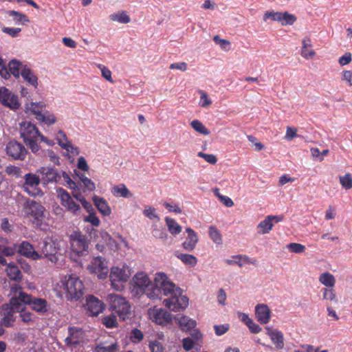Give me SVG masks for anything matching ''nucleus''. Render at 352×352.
<instances>
[{
	"instance_id": "nucleus-1",
	"label": "nucleus",
	"mask_w": 352,
	"mask_h": 352,
	"mask_svg": "<svg viewBox=\"0 0 352 352\" xmlns=\"http://www.w3.org/2000/svg\"><path fill=\"white\" fill-rule=\"evenodd\" d=\"M131 293L135 296L145 294L152 300H161L162 294L168 298L163 303L172 311H179L187 307L188 298L182 295V289L170 281L163 272L155 274L154 282L144 272L137 273L131 282Z\"/></svg>"
},
{
	"instance_id": "nucleus-2",
	"label": "nucleus",
	"mask_w": 352,
	"mask_h": 352,
	"mask_svg": "<svg viewBox=\"0 0 352 352\" xmlns=\"http://www.w3.org/2000/svg\"><path fill=\"white\" fill-rule=\"evenodd\" d=\"M19 131L20 137L25 145L33 153H38L40 151L38 139L41 133L36 126L30 121H23L19 123Z\"/></svg>"
},
{
	"instance_id": "nucleus-3",
	"label": "nucleus",
	"mask_w": 352,
	"mask_h": 352,
	"mask_svg": "<svg viewBox=\"0 0 352 352\" xmlns=\"http://www.w3.org/2000/svg\"><path fill=\"white\" fill-rule=\"evenodd\" d=\"M107 301L110 311L122 320L128 319L131 314V305L129 301L119 294H109Z\"/></svg>"
},
{
	"instance_id": "nucleus-4",
	"label": "nucleus",
	"mask_w": 352,
	"mask_h": 352,
	"mask_svg": "<svg viewBox=\"0 0 352 352\" xmlns=\"http://www.w3.org/2000/svg\"><path fill=\"white\" fill-rule=\"evenodd\" d=\"M25 212L32 219V223L36 228H42L47 218V212L41 204L35 201L27 202Z\"/></svg>"
},
{
	"instance_id": "nucleus-5",
	"label": "nucleus",
	"mask_w": 352,
	"mask_h": 352,
	"mask_svg": "<svg viewBox=\"0 0 352 352\" xmlns=\"http://www.w3.org/2000/svg\"><path fill=\"white\" fill-rule=\"evenodd\" d=\"M66 298L69 300L77 301L84 294V285L77 276H70L64 284Z\"/></svg>"
},
{
	"instance_id": "nucleus-6",
	"label": "nucleus",
	"mask_w": 352,
	"mask_h": 352,
	"mask_svg": "<svg viewBox=\"0 0 352 352\" xmlns=\"http://www.w3.org/2000/svg\"><path fill=\"white\" fill-rule=\"evenodd\" d=\"M130 276V269L126 265L112 267L109 274L112 287L116 290H122L124 287L123 283L128 280Z\"/></svg>"
},
{
	"instance_id": "nucleus-7",
	"label": "nucleus",
	"mask_w": 352,
	"mask_h": 352,
	"mask_svg": "<svg viewBox=\"0 0 352 352\" xmlns=\"http://www.w3.org/2000/svg\"><path fill=\"white\" fill-rule=\"evenodd\" d=\"M72 255L75 254L78 257L86 255L88 253L89 241L87 237L80 232H74L69 236Z\"/></svg>"
},
{
	"instance_id": "nucleus-8",
	"label": "nucleus",
	"mask_w": 352,
	"mask_h": 352,
	"mask_svg": "<svg viewBox=\"0 0 352 352\" xmlns=\"http://www.w3.org/2000/svg\"><path fill=\"white\" fill-rule=\"evenodd\" d=\"M58 197L60 200L61 205L67 211L72 213L74 216H80L82 212L80 205L76 204L69 192L62 188L56 190Z\"/></svg>"
},
{
	"instance_id": "nucleus-9",
	"label": "nucleus",
	"mask_w": 352,
	"mask_h": 352,
	"mask_svg": "<svg viewBox=\"0 0 352 352\" xmlns=\"http://www.w3.org/2000/svg\"><path fill=\"white\" fill-rule=\"evenodd\" d=\"M24 183L23 189L29 195L36 197L42 194L41 190L38 188L41 179L40 175L34 173H27L24 175Z\"/></svg>"
},
{
	"instance_id": "nucleus-10",
	"label": "nucleus",
	"mask_w": 352,
	"mask_h": 352,
	"mask_svg": "<svg viewBox=\"0 0 352 352\" xmlns=\"http://www.w3.org/2000/svg\"><path fill=\"white\" fill-rule=\"evenodd\" d=\"M38 249L41 251L39 254H42L43 258H47L48 261L53 264L57 263L60 254H58V249L54 242L52 241H43L38 243Z\"/></svg>"
},
{
	"instance_id": "nucleus-11",
	"label": "nucleus",
	"mask_w": 352,
	"mask_h": 352,
	"mask_svg": "<svg viewBox=\"0 0 352 352\" xmlns=\"http://www.w3.org/2000/svg\"><path fill=\"white\" fill-rule=\"evenodd\" d=\"M269 19L285 26L293 25L296 21V17L287 12L267 11L263 15V21H267Z\"/></svg>"
},
{
	"instance_id": "nucleus-12",
	"label": "nucleus",
	"mask_w": 352,
	"mask_h": 352,
	"mask_svg": "<svg viewBox=\"0 0 352 352\" xmlns=\"http://www.w3.org/2000/svg\"><path fill=\"white\" fill-rule=\"evenodd\" d=\"M43 186L57 184L61 179L60 173L53 166H43L37 170Z\"/></svg>"
},
{
	"instance_id": "nucleus-13",
	"label": "nucleus",
	"mask_w": 352,
	"mask_h": 352,
	"mask_svg": "<svg viewBox=\"0 0 352 352\" xmlns=\"http://www.w3.org/2000/svg\"><path fill=\"white\" fill-rule=\"evenodd\" d=\"M25 297L28 300V305L30 306V308L39 315H45L50 311V304L46 299L33 296L30 294H29V296Z\"/></svg>"
},
{
	"instance_id": "nucleus-14",
	"label": "nucleus",
	"mask_w": 352,
	"mask_h": 352,
	"mask_svg": "<svg viewBox=\"0 0 352 352\" xmlns=\"http://www.w3.org/2000/svg\"><path fill=\"white\" fill-rule=\"evenodd\" d=\"M6 153L14 160H23L27 154L28 150L25 146L17 141H10L6 148Z\"/></svg>"
},
{
	"instance_id": "nucleus-15",
	"label": "nucleus",
	"mask_w": 352,
	"mask_h": 352,
	"mask_svg": "<svg viewBox=\"0 0 352 352\" xmlns=\"http://www.w3.org/2000/svg\"><path fill=\"white\" fill-rule=\"evenodd\" d=\"M0 102L12 110H16L20 107L18 96L5 87H0Z\"/></svg>"
},
{
	"instance_id": "nucleus-16",
	"label": "nucleus",
	"mask_w": 352,
	"mask_h": 352,
	"mask_svg": "<svg viewBox=\"0 0 352 352\" xmlns=\"http://www.w3.org/2000/svg\"><path fill=\"white\" fill-rule=\"evenodd\" d=\"M88 270L91 273L97 274L100 279H104L108 274L107 262L100 256L94 257L89 265Z\"/></svg>"
},
{
	"instance_id": "nucleus-17",
	"label": "nucleus",
	"mask_w": 352,
	"mask_h": 352,
	"mask_svg": "<svg viewBox=\"0 0 352 352\" xmlns=\"http://www.w3.org/2000/svg\"><path fill=\"white\" fill-rule=\"evenodd\" d=\"M85 332L81 328L69 327L68 328V336L65 339L67 346L76 348L84 342Z\"/></svg>"
},
{
	"instance_id": "nucleus-18",
	"label": "nucleus",
	"mask_w": 352,
	"mask_h": 352,
	"mask_svg": "<svg viewBox=\"0 0 352 352\" xmlns=\"http://www.w3.org/2000/svg\"><path fill=\"white\" fill-rule=\"evenodd\" d=\"M151 320L160 325H166L171 322L172 314L162 308H153L148 310Z\"/></svg>"
},
{
	"instance_id": "nucleus-19",
	"label": "nucleus",
	"mask_w": 352,
	"mask_h": 352,
	"mask_svg": "<svg viewBox=\"0 0 352 352\" xmlns=\"http://www.w3.org/2000/svg\"><path fill=\"white\" fill-rule=\"evenodd\" d=\"M16 250L19 254L34 261L43 258L42 254H39V252L36 251L34 246L28 241H23L18 245H16Z\"/></svg>"
},
{
	"instance_id": "nucleus-20",
	"label": "nucleus",
	"mask_w": 352,
	"mask_h": 352,
	"mask_svg": "<svg viewBox=\"0 0 352 352\" xmlns=\"http://www.w3.org/2000/svg\"><path fill=\"white\" fill-rule=\"evenodd\" d=\"M85 307L87 312L91 316H98L104 308V303L94 296H89L87 298Z\"/></svg>"
},
{
	"instance_id": "nucleus-21",
	"label": "nucleus",
	"mask_w": 352,
	"mask_h": 352,
	"mask_svg": "<svg viewBox=\"0 0 352 352\" xmlns=\"http://www.w3.org/2000/svg\"><path fill=\"white\" fill-rule=\"evenodd\" d=\"M25 296H29V294L23 292H19L18 295H13L10 298L9 303L5 305H10L12 309L20 312L24 309L23 306L28 305V300H26Z\"/></svg>"
},
{
	"instance_id": "nucleus-22",
	"label": "nucleus",
	"mask_w": 352,
	"mask_h": 352,
	"mask_svg": "<svg viewBox=\"0 0 352 352\" xmlns=\"http://www.w3.org/2000/svg\"><path fill=\"white\" fill-rule=\"evenodd\" d=\"M255 316L261 324H267L271 317V310L266 304H258L255 307Z\"/></svg>"
},
{
	"instance_id": "nucleus-23",
	"label": "nucleus",
	"mask_w": 352,
	"mask_h": 352,
	"mask_svg": "<svg viewBox=\"0 0 352 352\" xmlns=\"http://www.w3.org/2000/svg\"><path fill=\"white\" fill-rule=\"evenodd\" d=\"M266 334L270 338L272 342L276 349H282L284 347V336L283 333L278 330L274 329L271 327H265Z\"/></svg>"
},
{
	"instance_id": "nucleus-24",
	"label": "nucleus",
	"mask_w": 352,
	"mask_h": 352,
	"mask_svg": "<svg viewBox=\"0 0 352 352\" xmlns=\"http://www.w3.org/2000/svg\"><path fill=\"white\" fill-rule=\"evenodd\" d=\"M1 312L2 314V324L6 327H12L16 320L14 315L16 311L12 309L10 305L3 304L1 307Z\"/></svg>"
},
{
	"instance_id": "nucleus-25",
	"label": "nucleus",
	"mask_w": 352,
	"mask_h": 352,
	"mask_svg": "<svg viewBox=\"0 0 352 352\" xmlns=\"http://www.w3.org/2000/svg\"><path fill=\"white\" fill-rule=\"evenodd\" d=\"M5 272L7 276L12 280L19 282L23 278L21 271L18 264L14 262L9 263L5 269Z\"/></svg>"
},
{
	"instance_id": "nucleus-26",
	"label": "nucleus",
	"mask_w": 352,
	"mask_h": 352,
	"mask_svg": "<svg viewBox=\"0 0 352 352\" xmlns=\"http://www.w3.org/2000/svg\"><path fill=\"white\" fill-rule=\"evenodd\" d=\"M188 233L186 239L182 243L183 248L187 251H192L198 242V237L195 232L190 228L186 229Z\"/></svg>"
},
{
	"instance_id": "nucleus-27",
	"label": "nucleus",
	"mask_w": 352,
	"mask_h": 352,
	"mask_svg": "<svg viewBox=\"0 0 352 352\" xmlns=\"http://www.w3.org/2000/svg\"><path fill=\"white\" fill-rule=\"evenodd\" d=\"M119 346L114 341L100 342L95 346L94 352H118Z\"/></svg>"
},
{
	"instance_id": "nucleus-28",
	"label": "nucleus",
	"mask_w": 352,
	"mask_h": 352,
	"mask_svg": "<svg viewBox=\"0 0 352 352\" xmlns=\"http://www.w3.org/2000/svg\"><path fill=\"white\" fill-rule=\"evenodd\" d=\"M8 66L9 73L12 74L16 78L20 77L23 69L27 67V65H23V63L16 59L11 60Z\"/></svg>"
},
{
	"instance_id": "nucleus-29",
	"label": "nucleus",
	"mask_w": 352,
	"mask_h": 352,
	"mask_svg": "<svg viewBox=\"0 0 352 352\" xmlns=\"http://www.w3.org/2000/svg\"><path fill=\"white\" fill-rule=\"evenodd\" d=\"M93 201L95 206L102 215L109 216L111 214V208L105 199L94 195L93 197Z\"/></svg>"
},
{
	"instance_id": "nucleus-30",
	"label": "nucleus",
	"mask_w": 352,
	"mask_h": 352,
	"mask_svg": "<svg viewBox=\"0 0 352 352\" xmlns=\"http://www.w3.org/2000/svg\"><path fill=\"white\" fill-rule=\"evenodd\" d=\"M178 324L182 331H190L195 327L197 322L195 320L190 318L186 316H182L176 318Z\"/></svg>"
},
{
	"instance_id": "nucleus-31",
	"label": "nucleus",
	"mask_w": 352,
	"mask_h": 352,
	"mask_svg": "<svg viewBox=\"0 0 352 352\" xmlns=\"http://www.w3.org/2000/svg\"><path fill=\"white\" fill-rule=\"evenodd\" d=\"M20 76H21L29 85H32L34 88L37 87L38 78L28 67L23 69Z\"/></svg>"
},
{
	"instance_id": "nucleus-32",
	"label": "nucleus",
	"mask_w": 352,
	"mask_h": 352,
	"mask_svg": "<svg viewBox=\"0 0 352 352\" xmlns=\"http://www.w3.org/2000/svg\"><path fill=\"white\" fill-rule=\"evenodd\" d=\"M274 223L270 220L267 216L264 220L261 221L257 226V234H265L269 233L273 228Z\"/></svg>"
},
{
	"instance_id": "nucleus-33",
	"label": "nucleus",
	"mask_w": 352,
	"mask_h": 352,
	"mask_svg": "<svg viewBox=\"0 0 352 352\" xmlns=\"http://www.w3.org/2000/svg\"><path fill=\"white\" fill-rule=\"evenodd\" d=\"M111 192L116 197L128 198L132 196L131 192L124 184L115 186L112 188Z\"/></svg>"
},
{
	"instance_id": "nucleus-34",
	"label": "nucleus",
	"mask_w": 352,
	"mask_h": 352,
	"mask_svg": "<svg viewBox=\"0 0 352 352\" xmlns=\"http://www.w3.org/2000/svg\"><path fill=\"white\" fill-rule=\"evenodd\" d=\"M45 107V104L43 102H30L26 104V110L31 112L35 116L36 118L38 114H41L43 111V109Z\"/></svg>"
},
{
	"instance_id": "nucleus-35",
	"label": "nucleus",
	"mask_w": 352,
	"mask_h": 352,
	"mask_svg": "<svg viewBox=\"0 0 352 352\" xmlns=\"http://www.w3.org/2000/svg\"><path fill=\"white\" fill-rule=\"evenodd\" d=\"M166 224L170 234L173 235L178 234L182 231V226L173 219L166 217L165 218Z\"/></svg>"
},
{
	"instance_id": "nucleus-36",
	"label": "nucleus",
	"mask_w": 352,
	"mask_h": 352,
	"mask_svg": "<svg viewBox=\"0 0 352 352\" xmlns=\"http://www.w3.org/2000/svg\"><path fill=\"white\" fill-rule=\"evenodd\" d=\"M38 122H42L45 124L50 125L56 122V118L54 114L49 111H44L38 114V116L36 118Z\"/></svg>"
},
{
	"instance_id": "nucleus-37",
	"label": "nucleus",
	"mask_w": 352,
	"mask_h": 352,
	"mask_svg": "<svg viewBox=\"0 0 352 352\" xmlns=\"http://www.w3.org/2000/svg\"><path fill=\"white\" fill-rule=\"evenodd\" d=\"M109 19L113 21L123 24L128 23L131 21L129 16L124 11L111 14L109 15Z\"/></svg>"
},
{
	"instance_id": "nucleus-38",
	"label": "nucleus",
	"mask_w": 352,
	"mask_h": 352,
	"mask_svg": "<svg viewBox=\"0 0 352 352\" xmlns=\"http://www.w3.org/2000/svg\"><path fill=\"white\" fill-rule=\"evenodd\" d=\"M7 14L13 18V20L16 24L24 25L25 23L29 22L28 16L19 12L15 10H9L7 12Z\"/></svg>"
},
{
	"instance_id": "nucleus-39",
	"label": "nucleus",
	"mask_w": 352,
	"mask_h": 352,
	"mask_svg": "<svg viewBox=\"0 0 352 352\" xmlns=\"http://www.w3.org/2000/svg\"><path fill=\"white\" fill-rule=\"evenodd\" d=\"M56 139L59 146L61 148L67 150V151H72L73 146L72 144L68 141L65 133L63 131H58Z\"/></svg>"
},
{
	"instance_id": "nucleus-40",
	"label": "nucleus",
	"mask_w": 352,
	"mask_h": 352,
	"mask_svg": "<svg viewBox=\"0 0 352 352\" xmlns=\"http://www.w3.org/2000/svg\"><path fill=\"white\" fill-rule=\"evenodd\" d=\"M208 234L211 240L217 245L222 244V237L219 230L214 226H210L208 230Z\"/></svg>"
},
{
	"instance_id": "nucleus-41",
	"label": "nucleus",
	"mask_w": 352,
	"mask_h": 352,
	"mask_svg": "<svg viewBox=\"0 0 352 352\" xmlns=\"http://www.w3.org/2000/svg\"><path fill=\"white\" fill-rule=\"evenodd\" d=\"M319 281L326 287H333L335 285L336 280L334 276L329 272H324L319 277Z\"/></svg>"
},
{
	"instance_id": "nucleus-42",
	"label": "nucleus",
	"mask_w": 352,
	"mask_h": 352,
	"mask_svg": "<svg viewBox=\"0 0 352 352\" xmlns=\"http://www.w3.org/2000/svg\"><path fill=\"white\" fill-rule=\"evenodd\" d=\"M19 313L21 320L26 324L34 323L37 319L35 314L26 309L21 310Z\"/></svg>"
},
{
	"instance_id": "nucleus-43",
	"label": "nucleus",
	"mask_w": 352,
	"mask_h": 352,
	"mask_svg": "<svg viewBox=\"0 0 352 352\" xmlns=\"http://www.w3.org/2000/svg\"><path fill=\"white\" fill-rule=\"evenodd\" d=\"M177 257L179 258L185 265L194 267L197 263V258L188 254H178Z\"/></svg>"
},
{
	"instance_id": "nucleus-44",
	"label": "nucleus",
	"mask_w": 352,
	"mask_h": 352,
	"mask_svg": "<svg viewBox=\"0 0 352 352\" xmlns=\"http://www.w3.org/2000/svg\"><path fill=\"white\" fill-rule=\"evenodd\" d=\"M17 252L16 244L12 245H0V254L4 256H12Z\"/></svg>"
},
{
	"instance_id": "nucleus-45",
	"label": "nucleus",
	"mask_w": 352,
	"mask_h": 352,
	"mask_svg": "<svg viewBox=\"0 0 352 352\" xmlns=\"http://www.w3.org/2000/svg\"><path fill=\"white\" fill-rule=\"evenodd\" d=\"M190 126L197 132L203 135H209V130L198 120H194L190 122Z\"/></svg>"
},
{
	"instance_id": "nucleus-46",
	"label": "nucleus",
	"mask_w": 352,
	"mask_h": 352,
	"mask_svg": "<svg viewBox=\"0 0 352 352\" xmlns=\"http://www.w3.org/2000/svg\"><path fill=\"white\" fill-rule=\"evenodd\" d=\"M116 315L111 314L109 316H107L102 318V324L107 327V328H113L116 327L118 325Z\"/></svg>"
},
{
	"instance_id": "nucleus-47",
	"label": "nucleus",
	"mask_w": 352,
	"mask_h": 352,
	"mask_svg": "<svg viewBox=\"0 0 352 352\" xmlns=\"http://www.w3.org/2000/svg\"><path fill=\"white\" fill-rule=\"evenodd\" d=\"M152 234L154 237L157 239H166L167 236V233L163 227H158L156 225L153 226Z\"/></svg>"
},
{
	"instance_id": "nucleus-48",
	"label": "nucleus",
	"mask_w": 352,
	"mask_h": 352,
	"mask_svg": "<svg viewBox=\"0 0 352 352\" xmlns=\"http://www.w3.org/2000/svg\"><path fill=\"white\" fill-rule=\"evenodd\" d=\"M340 182L342 186L346 190L352 188V177L350 173L340 177Z\"/></svg>"
},
{
	"instance_id": "nucleus-49",
	"label": "nucleus",
	"mask_w": 352,
	"mask_h": 352,
	"mask_svg": "<svg viewBox=\"0 0 352 352\" xmlns=\"http://www.w3.org/2000/svg\"><path fill=\"white\" fill-rule=\"evenodd\" d=\"M130 340L133 343H138L143 340V333L138 329H133L130 333Z\"/></svg>"
},
{
	"instance_id": "nucleus-50",
	"label": "nucleus",
	"mask_w": 352,
	"mask_h": 352,
	"mask_svg": "<svg viewBox=\"0 0 352 352\" xmlns=\"http://www.w3.org/2000/svg\"><path fill=\"white\" fill-rule=\"evenodd\" d=\"M61 177H63L64 181L67 184V186L72 190L78 189V184L74 182L69 177V175L65 171L60 173Z\"/></svg>"
},
{
	"instance_id": "nucleus-51",
	"label": "nucleus",
	"mask_w": 352,
	"mask_h": 352,
	"mask_svg": "<svg viewBox=\"0 0 352 352\" xmlns=\"http://www.w3.org/2000/svg\"><path fill=\"white\" fill-rule=\"evenodd\" d=\"M143 214L149 219L160 221V217L155 213V209L151 206H146Z\"/></svg>"
},
{
	"instance_id": "nucleus-52",
	"label": "nucleus",
	"mask_w": 352,
	"mask_h": 352,
	"mask_svg": "<svg viewBox=\"0 0 352 352\" xmlns=\"http://www.w3.org/2000/svg\"><path fill=\"white\" fill-rule=\"evenodd\" d=\"M288 250H289L292 252L299 254L302 253L305 251V247L300 243H291L287 245Z\"/></svg>"
},
{
	"instance_id": "nucleus-53",
	"label": "nucleus",
	"mask_w": 352,
	"mask_h": 352,
	"mask_svg": "<svg viewBox=\"0 0 352 352\" xmlns=\"http://www.w3.org/2000/svg\"><path fill=\"white\" fill-rule=\"evenodd\" d=\"M200 94L199 105L201 107H207L212 104V101L208 98V94L204 91H199Z\"/></svg>"
},
{
	"instance_id": "nucleus-54",
	"label": "nucleus",
	"mask_w": 352,
	"mask_h": 352,
	"mask_svg": "<svg viewBox=\"0 0 352 352\" xmlns=\"http://www.w3.org/2000/svg\"><path fill=\"white\" fill-rule=\"evenodd\" d=\"M84 221L90 223L94 226H98L100 225V219L96 215V212H94L92 213H90L87 216H85L84 217Z\"/></svg>"
},
{
	"instance_id": "nucleus-55",
	"label": "nucleus",
	"mask_w": 352,
	"mask_h": 352,
	"mask_svg": "<svg viewBox=\"0 0 352 352\" xmlns=\"http://www.w3.org/2000/svg\"><path fill=\"white\" fill-rule=\"evenodd\" d=\"M6 172L9 175H13L16 177H21V170L19 167L15 166H8L6 168Z\"/></svg>"
},
{
	"instance_id": "nucleus-56",
	"label": "nucleus",
	"mask_w": 352,
	"mask_h": 352,
	"mask_svg": "<svg viewBox=\"0 0 352 352\" xmlns=\"http://www.w3.org/2000/svg\"><path fill=\"white\" fill-rule=\"evenodd\" d=\"M98 67L100 69L102 76L104 78L108 80L110 82H113V80L111 77V72L103 65L99 64L98 65Z\"/></svg>"
},
{
	"instance_id": "nucleus-57",
	"label": "nucleus",
	"mask_w": 352,
	"mask_h": 352,
	"mask_svg": "<svg viewBox=\"0 0 352 352\" xmlns=\"http://www.w3.org/2000/svg\"><path fill=\"white\" fill-rule=\"evenodd\" d=\"M233 258H240L241 260V263H243V265L245 263L252 264V265H257V261L254 258H252L246 255H234L232 256Z\"/></svg>"
},
{
	"instance_id": "nucleus-58",
	"label": "nucleus",
	"mask_w": 352,
	"mask_h": 352,
	"mask_svg": "<svg viewBox=\"0 0 352 352\" xmlns=\"http://www.w3.org/2000/svg\"><path fill=\"white\" fill-rule=\"evenodd\" d=\"M82 184L83 185V191L85 192L87 191H94L96 188L94 182H92L89 178L84 179V182Z\"/></svg>"
},
{
	"instance_id": "nucleus-59",
	"label": "nucleus",
	"mask_w": 352,
	"mask_h": 352,
	"mask_svg": "<svg viewBox=\"0 0 352 352\" xmlns=\"http://www.w3.org/2000/svg\"><path fill=\"white\" fill-rule=\"evenodd\" d=\"M197 155L200 157L204 158L207 162L210 164H214L217 163V159L213 154H206L202 152L198 153Z\"/></svg>"
},
{
	"instance_id": "nucleus-60",
	"label": "nucleus",
	"mask_w": 352,
	"mask_h": 352,
	"mask_svg": "<svg viewBox=\"0 0 352 352\" xmlns=\"http://www.w3.org/2000/svg\"><path fill=\"white\" fill-rule=\"evenodd\" d=\"M214 329L215 331V334L218 336H220L225 334L229 330V324H224L214 325Z\"/></svg>"
},
{
	"instance_id": "nucleus-61",
	"label": "nucleus",
	"mask_w": 352,
	"mask_h": 352,
	"mask_svg": "<svg viewBox=\"0 0 352 352\" xmlns=\"http://www.w3.org/2000/svg\"><path fill=\"white\" fill-rule=\"evenodd\" d=\"M0 76L6 79L10 77V73L6 63L0 56Z\"/></svg>"
},
{
	"instance_id": "nucleus-62",
	"label": "nucleus",
	"mask_w": 352,
	"mask_h": 352,
	"mask_svg": "<svg viewBox=\"0 0 352 352\" xmlns=\"http://www.w3.org/2000/svg\"><path fill=\"white\" fill-rule=\"evenodd\" d=\"M195 343L196 342L190 337L184 338L182 340V346L184 349L186 351L191 350L194 347Z\"/></svg>"
},
{
	"instance_id": "nucleus-63",
	"label": "nucleus",
	"mask_w": 352,
	"mask_h": 352,
	"mask_svg": "<svg viewBox=\"0 0 352 352\" xmlns=\"http://www.w3.org/2000/svg\"><path fill=\"white\" fill-rule=\"evenodd\" d=\"M21 31V28H3L2 32L11 36L12 37L17 36L18 34Z\"/></svg>"
},
{
	"instance_id": "nucleus-64",
	"label": "nucleus",
	"mask_w": 352,
	"mask_h": 352,
	"mask_svg": "<svg viewBox=\"0 0 352 352\" xmlns=\"http://www.w3.org/2000/svg\"><path fill=\"white\" fill-rule=\"evenodd\" d=\"M151 352H163V346L158 341H154L149 345Z\"/></svg>"
}]
</instances>
